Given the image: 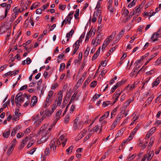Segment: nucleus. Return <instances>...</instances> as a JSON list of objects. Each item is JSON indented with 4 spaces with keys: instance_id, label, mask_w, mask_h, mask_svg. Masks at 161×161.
<instances>
[{
    "instance_id": "obj_37",
    "label": "nucleus",
    "mask_w": 161,
    "mask_h": 161,
    "mask_svg": "<svg viewBox=\"0 0 161 161\" xmlns=\"http://www.w3.org/2000/svg\"><path fill=\"white\" fill-rule=\"evenodd\" d=\"M132 101V100L131 99H129L127 100L124 103L125 106L126 107L128 106L131 102Z\"/></svg>"
},
{
    "instance_id": "obj_61",
    "label": "nucleus",
    "mask_w": 161,
    "mask_h": 161,
    "mask_svg": "<svg viewBox=\"0 0 161 161\" xmlns=\"http://www.w3.org/2000/svg\"><path fill=\"white\" fill-rule=\"evenodd\" d=\"M113 2L112 0H109L108 2V3H109V4L108 6V9H109L110 8H111L112 6V3Z\"/></svg>"
},
{
    "instance_id": "obj_45",
    "label": "nucleus",
    "mask_w": 161,
    "mask_h": 161,
    "mask_svg": "<svg viewBox=\"0 0 161 161\" xmlns=\"http://www.w3.org/2000/svg\"><path fill=\"white\" fill-rule=\"evenodd\" d=\"M97 10L96 13V16H98L99 14H100L101 13V10L100 7H97Z\"/></svg>"
},
{
    "instance_id": "obj_39",
    "label": "nucleus",
    "mask_w": 161,
    "mask_h": 161,
    "mask_svg": "<svg viewBox=\"0 0 161 161\" xmlns=\"http://www.w3.org/2000/svg\"><path fill=\"white\" fill-rule=\"evenodd\" d=\"M22 18L21 16H20L18 19H17L15 22H14V25L16 26L21 21Z\"/></svg>"
},
{
    "instance_id": "obj_30",
    "label": "nucleus",
    "mask_w": 161,
    "mask_h": 161,
    "mask_svg": "<svg viewBox=\"0 0 161 161\" xmlns=\"http://www.w3.org/2000/svg\"><path fill=\"white\" fill-rule=\"evenodd\" d=\"M69 119V115L68 114L66 115L64 119V122L66 124L67 123Z\"/></svg>"
},
{
    "instance_id": "obj_43",
    "label": "nucleus",
    "mask_w": 161,
    "mask_h": 161,
    "mask_svg": "<svg viewBox=\"0 0 161 161\" xmlns=\"http://www.w3.org/2000/svg\"><path fill=\"white\" fill-rule=\"evenodd\" d=\"M13 72H11V71H10L9 72H8L5 74L4 75H3V77H5V76H6L8 75H10V76H11L13 75Z\"/></svg>"
},
{
    "instance_id": "obj_34",
    "label": "nucleus",
    "mask_w": 161,
    "mask_h": 161,
    "mask_svg": "<svg viewBox=\"0 0 161 161\" xmlns=\"http://www.w3.org/2000/svg\"><path fill=\"white\" fill-rule=\"evenodd\" d=\"M97 84V81H93L91 82L90 84V87H94Z\"/></svg>"
},
{
    "instance_id": "obj_31",
    "label": "nucleus",
    "mask_w": 161,
    "mask_h": 161,
    "mask_svg": "<svg viewBox=\"0 0 161 161\" xmlns=\"http://www.w3.org/2000/svg\"><path fill=\"white\" fill-rule=\"evenodd\" d=\"M80 10L79 9H78L76 10L75 11V12L74 14V16L75 19H77L79 15V13Z\"/></svg>"
},
{
    "instance_id": "obj_13",
    "label": "nucleus",
    "mask_w": 161,
    "mask_h": 161,
    "mask_svg": "<svg viewBox=\"0 0 161 161\" xmlns=\"http://www.w3.org/2000/svg\"><path fill=\"white\" fill-rule=\"evenodd\" d=\"M135 11L133 10L130 12V14L128 17L125 19V22H127L129 20L132 18V16L135 14Z\"/></svg>"
},
{
    "instance_id": "obj_24",
    "label": "nucleus",
    "mask_w": 161,
    "mask_h": 161,
    "mask_svg": "<svg viewBox=\"0 0 161 161\" xmlns=\"http://www.w3.org/2000/svg\"><path fill=\"white\" fill-rule=\"evenodd\" d=\"M14 147L15 146H14V145H11L7 151L8 154L9 155L12 153Z\"/></svg>"
},
{
    "instance_id": "obj_19",
    "label": "nucleus",
    "mask_w": 161,
    "mask_h": 161,
    "mask_svg": "<svg viewBox=\"0 0 161 161\" xmlns=\"http://www.w3.org/2000/svg\"><path fill=\"white\" fill-rule=\"evenodd\" d=\"M11 7L10 4H8L6 6V8L5 10L4 18H6L7 16L8 11L9 10Z\"/></svg>"
},
{
    "instance_id": "obj_60",
    "label": "nucleus",
    "mask_w": 161,
    "mask_h": 161,
    "mask_svg": "<svg viewBox=\"0 0 161 161\" xmlns=\"http://www.w3.org/2000/svg\"><path fill=\"white\" fill-rule=\"evenodd\" d=\"M117 86H115V85L114 86L111 88L110 92L111 93H113L115 90V89L117 88Z\"/></svg>"
},
{
    "instance_id": "obj_54",
    "label": "nucleus",
    "mask_w": 161,
    "mask_h": 161,
    "mask_svg": "<svg viewBox=\"0 0 161 161\" xmlns=\"http://www.w3.org/2000/svg\"><path fill=\"white\" fill-rule=\"evenodd\" d=\"M24 135L22 132L18 133L17 135V137L18 138H20Z\"/></svg>"
},
{
    "instance_id": "obj_36",
    "label": "nucleus",
    "mask_w": 161,
    "mask_h": 161,
    "mask_svg": "<svg viewBox=\"0 0 161 161\" xmlns=\"http://www.w3.org/2000/svg\"><path fill=\"white\" fill-rule=\"evenodd\" d=\"M154 69H155V70H156L155 69H152L150 71H149L147 72L146 73V74L147 75H152V74H153L155 72Z\"/></svg>"
},
{
    "instance_id": "obj_40",
    "label": "nucleus",
    "mask_w": 161,
    "mask_h": 161,
    "mask_svg": "<svg viewBox=\"0 0 161 161\" xmlns=\"http://www.w3.org/2000/svg\"><path fill=\"white\" fill-rule=\"evenodd\" d=\"M67 99H66V97H64L63 99V105H62V107L64 108L65 105L67 103Z\"/></svg>"
},
{
    "instance_id": "obj_17",
    "label": "nucleus",
    "mask_w": 161,
    "mask_h": 161,
    "mask_svg": "<svg viewBox=\"0 0 161 161\" xmlns=\"http://www.w3.org/2000/svg\"><path fill=\"white\" fill-rule=\"evenodd\" d=\"M109 114V111H107L102 116L100 117L99 121H102L105 117L106 118L108 117V116Z\"/></svg>"
},
{
    "instance_id": "obj_33",
    "label": "nucleus",
    "mask_w": 161,
    "mask_h": 161,
    "mask_svg": "<svg viewBox=\"0 0 161 161\" xmlns=\"http://www.w3.org/2000/svg\"><path fill=\"white\" fill-rule=\"evenodd\" d=\"M65 64L64 63H62L60 64V67L59 69L60 71H62L65 67Z\"/></svg>"
},
{
    "instance_id": "obj_63",
    "label": "nucleus",
    "mask_w": 161,
    "mask_h": 161,
    "mask_svg": "<svg viewBox=\"0 0 161 161\" xmlns=\"http://www.w3.org/2000/svg\"><path fill=\"white\" fill-rule=\"evenodd\" d=\"M58 86V84L57 83H55L54 85H52L51 87V89L52 90L55 89L56 88V87Z\"/></svg>"
},
{
    "instance_id": "obj_62",
    "label": "nucleus",
    "mask_w": 161,
    "mask_h": 161,
    "mask_svg": "<svg viewBox=\"0 0 161 161\" xmlns=\"http://www.w3.org/2000/svg\"><path fill=\"white\" fill-rule=\"evenodd\" d=\"M149 55V53H146L144 55L142 56L141 58L142 60H143L146 58Z\"/></svg>"
},
{
    "instance_id": "obj_42",
    "label": "nucleus",
    "mask_w": 161,
    "mask_h": 161,
    "mask_svg": "<svg viewBox=\"0 0 161 161\" xmlns=\"http://www.w3.org/2000/svg\"><path fill=\"white\" fill-rule=\"evenodd\" d=\"M50 153V151L49 150V147H47L45 151V156L49 155Z\"/></svg>"
},
{
    "instance_id": "obj_7",
    "label": "nucleus",
    "mask_w": 161,
    "mask_h": 161,
    "mask_svg": "<svg viewBox=\"0 0 161 161\" xmlns=\"http://www.w3.org/2000/svg\"><path fill=\"white\" fill-rule=\"evenodd\" d=\"M112 35H110L109 36L108 38H107L103 42V46L104 47H106L107 46V45L109 44V43L112 41V39H110L109 38H111L112 37Z\"/></svg>"
},
{
    "instance_id": "obj_57",
    "label": "nucleus",
    "mask_w": 161,
    "mask_h": 161,
    "mask_svg": "<svg viewBox=\"0 0 161 161\" xmlns=\"http://www.w3.org/2000/svg\"><path fill=\"white\" fill-rule=\"evenodd\" d=\"M23 94L22 92H20L17 94L16 95L15 99H19L20 97H22Z\"/></svg>"
},
{
    "instance_id": "obj_41",
    "label": "nucleus",
    "mask_w": 161,
    "mask_h": 161,
    "mask_svg": "<svg viewBox=\"0 0 161 161\" xmlns=\"http://www.w3.org/2000/svg\"><path fill=\"white\" fill-rule=\"evenodd\" d=\"M161 63V57L159 58L155 62V65H158Z\"/></svg>"
},
{
    "instance_id": "obj_5",
    "label": "nucleus",
    "mask_w": 161,
    "mask_h": 161,
    "mask_svg": "<svg viewBox=\"0 0 161 161\" xmlns=\"http://www.w3.org/2000/svg\"><path fill=\"white\" fill-rule=\"evenodd\" d=\"M156 129L155 127H153L151 129L147 134L145 139H148L152 135V134L154 133Z\"/></svg>"
},
{
    "instance_id": "obj_28",
    "label": "nucleus",
    "mask_w": 161,
    "mask_h": 161,
    "mask_svg": "<svg viewBox=\"0 0 161 161\" xmlns=\"http://www.w3.org/2000/svg\"><path fill=\"white\" fill-rule=\"evenodd\" d=\"M137 1V0H133L132 2L128 5V7L130 8H131L132 6L135 5Z\"/></svg>"
},
{
    "instance_id": "obj_23",
    "label": "nucleus",
    "mask_w": 161,
    "mask_h": 161,
    "mask_svg": "<svg viewBox=\"0 0 161 161\" xmlns=\"http://www.w3.org/2000/svg\"><path fill=\"white\" fill-rule=\"evenodd\" d=\"M153 94L150 97H148L145 103H148V104H149L153 100L154 97Z\"/></svg>"
},
{
    "instance_id": "obj_46",
    "label": "nucleus",
    "mask_w": 161,
    "mask_h": 161,
    "mask_svg": "<svg viewBox=\"0 0 161 161\" xmlns=\"http://www.w3.org/2000/svg\"><path fill=\"white\" fill-rule=\"evenodd\" d=\"M89 50L90 48L88 47H87L86 48V49L84 53V55L85 56H87L88 55Z\"/></svg>"
},
{
    "instance_id": "obj_4",
    "label": "nucleus",
    "mask_w": 161,
    "mask_h": 161,
    "mask_svg": "<svg viewBox=\"0 0 161 161\" xmlns=\"http://www.w3.org/2000/svg\"><path fill=\"white\" fill-rule=\"evenodd\" d=\"M53 100L52 97H50L49 96H47L46 100V102L43 105V107L46 108L51 103Z\"/></svg>"
},
{
    "instance_id": "obj_18",
    "label": "nucleus",
    "mask_w": 161,
    "mask_h": 161,
    "mask_svg": "<svg viewBox=\"0 0 161 161\" xmlns=\"http://www.w3.org/2000/svg\"><path fill=\"white\" fill-rule=\"evenodd\" d=\"M10 134V130H9L8 131H4L3 134V136L4 138H7L9 137Z\"/></svg>"
},
{
    "instance_id": "obj_10",
    "label": "nucleus",
    "mask_w": 161,
    "mask_h": 161,
    "mask_svg": "<svg viewBox=\"0 0 161 161\" xmlns=\"http://www.w3.org/2000/svg\"><path fill=\"white\" fill-rule=\"evenodd\" d=\"M57 106V105H56V104L55 103V104H53V105L52 106V112H49V109H46V110L45 111V112H49V113H48L47 114V115H49V114L50 115L51 114H52L54 112V110L56 108Z\"/></svg>"
},
{
    "instance_id": "obj_44",
    "label": "nucleus",
    "mask_w": 161,
    "mask_h": 161,
    "mask_svg": "<svg viewBox=\"0 0 161 161\" xmlns=\"http://www.w3.org/2000/svg\"><path fill=\"white\" fill-rule=\"evenodd\" d=\"M17 130V129H14L13 130L11 133V136H14L16 133Z\"/></svg>"
},
{
    "instance_id": "obj_20",
    "label": "nucleus",
    "mask_w": 161,
    "mask_h": 161,
    "mask_svg": "<svg viewBox=\"0 0 161 161\" xmlns=\"http://www.w3.org/2000/svg\"><path fill=\"white\" fill-rule=\"evenodd\" d=\"M74 33V30L72 29L67 34L66 37L67 38H70V37H72Z\"/></svg>"
},
{
    "instance_id": "obj_15",
    "label": "nucleus",
    "mask_w": 161,
    "mask_h": 161,
    "mask_svg": "<svg viewBox=\"0 0 161 161\" xmlns=\"http://www.w3.org/2000/svg\"><path fill=\"white\" fill-rule=\"evenodd\" d=\"M160 83L159 77H158L156 80L152 84V87L156 86Z\"/></svg>"
},
{
    "instance_id": "obj_51",
    "label": "nucleus",
    "mask_w": 161,
    "mask_h": 161,
    "mask_svg": "<svg viewBox=\"0 0 161 161\" xmlns=\"http://www.w3.org/2000/svg\"><path fill=\"white\" fill-rule=\"evenodd\" d=\"M99 55V54H98L97 53H95L92 58V60L93 61L95 60L97 58V57Z\"/></svg>"
},
{
    "instance_id": "obj_26",
    "label": "nucleus",
    "mask_w": 161,
    "mask_h": 161,
    "mask_svg": "<svg viewBox=\"0 0 161 161\" xmlns=\"http://www.w3.org/2000/svg\"><path fill=\"white\" fill-rule=\"evenodd\" d=\"M117 46H116L114 47L111 48L109 52L107 53V56L108 57L110 55L111 53L114 52V51L116 49Z\"/></svg>"
},
{
    "instance_id": "obj_55",
    "label": "nucleus",
    "mask_w": 161,
    "mask_h": 161,
    "mask_svg": "<svg viewBox=\"0 0 161 161\" xmlns=\"http://www.w3.org/2000/svg\"><path fill=\"white\" fill-rule=\"evenodd\" d=\"M22 11L23 10L21 11L20 9L18 8L17 7H15L14 9V11L17 13H19V12L21 13Z\"/></svg>"
},
{
    "instance_id": "obj_14",
    "label": "nucleus",
    "mask_w": 161,
    "mask_h": 161,
    "mask_svg": "<svg viewBox=\"0 0 161 161\" xmlns=\"http://www.w3.org/2000/svg\"><path fill=\"white\" fill-rule=\"evenodd\" d=\"M24 98L21 97H19V99H15V102L16 105H17V104H18V103H22L24 101Z\"/></svg>"
},
{
    "instance_id": "obj_11",
    "label": "nucleus",
    "mask_w": 161,
    "mask_h": 161,
    "mask_svg": "<svg viewBox=\"0 0 161 161\" xmlns=\"http://www.w3.org/2000/svg\"><path fill=\"white\" fill-rule=\"evenodd\" d=\"M49 137V135L48 134L47 135V136H46V137H44V136H42V137L41 138V139L39 141V144L41 143H43L45 142V141H46L47 139H48Z\"/></svg>"
},
{
    "instance_id": "obj_48",
    "label": "nucleus",
    "mask_w": 161,
    "mask_h": 161,
    "mask_svg": "<svg viewBox=\"0 0 161 161\" xmlns=\"http://www.w3.org/2000/svg\"><path fill=\"white\" fill-rule=\"evenodd\" d=\"M124 13L125 16L126 17L129 14V11L128 9L125 8L124 10Z\"/></svg>"
},
{
    "instance_id": "obj_12",
    "label": "nucleus",
    "mask_w": 161,
    "mask_h": 161,
    "mask_svg": "<svg viewBox=\"0 0 161 161\" xmlns=\"http://www.w3.org/2000/svg\"><path fill=\"white\" fill-rule=\"evenodd\" d=\"M28 139V137H26L22 141V142H21V145L19 147L20 149H22L24 147Z\"/></svg>"
},
{
    "instance_id": "obj_21",
    "label": "nucleus",
    "mask_w": 161,
    "mask_h": 161,
    "mask_svg": "<svg viewBox=\"0 0 161 161\" xmlns=\"http://www.w3.org/2000/svg\"><path fill=\"white\" fill-rule=\"evenodd\" d=\"M139 82V81L135 82L132 84L130 86V90L132 91L133 89H135L137 86V85Z\"/></svg>"
},
{
    "instance_id": "obj_2",
    "label": "nucleus",
    "mask_w": 161,
    "mask_h": 161,
    "mask_svg": "<svg viewBox=\"0 0 161 161\" xmlns=\"http://www.w3.org/2000/svg\"><path fill=\"white\" fill-rule=\"evenodd\" d=\"M58 97L55 100V103L56 104L57 106H60L62 100L63 92L61 90L59 91L58 93Z\"/></svg>"
},
{
    "instance_id": "obj_25",
    "label": "nucleus",
    "mask_w": 161,
    "mask_h": 161,
    "mask_svg": "<svg viewBox=\"0 0 161 161\" xmlns=\"http://www.w3.org/2000/svg\"><path fill=\"white\" fill-rule=\"evenodd\" d=\"M133 10L135 11V13H136V14H137V16H138V15L139 14V12L140 10V6H136L135 9V10Z\"/></svg>"
},
{
    "instance_id": "obj_38",
    "label": "nucleus",
    "mask_w": 161,
    "mask_h": 161,
    "mask_svg": "<svg viewBox=\"0 0 161 161\" xmlns=\"http://www.w3.org/2000/svg\"><path fill=\"white\" fill-rule=\"evenodd\" d=\"M110 102L108 101H106V102H103V107H105L108 106L110 104Z\"/></svg>"
},
{
    "instance_id": "obj_58",
    "label": "nucleus",
    "mask_w": 161,
    "mask_h": 161,
    "mask_svg": "<svg viewBox=\"0 0 161 161\" xmlns=\"http://www.w3.org/2000/svg\"><path fill=\"white\" fill-rule=\"evenodd\" d=\"M92 133H89L85 137L84 139V141H86L88 140L91 137V136Z\"/></svg>"
},
{
    "instance_id": "obj_8",
    "label": "nucleus",
    "mask_w": 161,
    "mask_h": 161,
    "mask_svg": "<svg viewBox=\"0 0 161 161\" xmlns=\"http://www.w3.org/2000/svg\"><path fill=\"white\" fill-rule=\"evenodd\" d=\"M154 153L153 150L150 151L149 153L147 154V160L150 161L154 155Z\"/></svg>"
},
{
    "instance_id": "obj_52",
    "label": "nucleus",
    "mask_w": 161,
    "mask_h": 161,
    "mask_svg": "<svg viewBox=\"0 0 161 161\" xmlns=\"http://www.w3.org/2000/svg\"><path fill=\"white\" fill-rule=\"evenodd\" d=\"M75 109V106L74 105H72L71 106V108L70 109V113H72L74 111Z\"/></svg>"
},
{
    "instance_id": "obj_22",
    "label": "nucleus",
    "mask_w": 161,
    "mask_h": 161,
    "mask_svg": "<svg viewBox=\"0 0 161 161\" xmlns=\"http://www.w3.org/2000/svg\"><path fill=\"white\" fill-rule=\"evenodd\" d=\"M140 126L138 125L135 128L134 130L131 132V135H134L136 133L137 130L139 129Z\"/></svg>"
},
{
    "instance_id": "obj_29",
    "label": "nucleus",
    "mask_w": 161,
    "mask_h": 161,
    "mask_svg": "<svg viewBox=\"0 0 161 161\" xmlns=\"http://www.w3.org/2000/svg\"><path fill=\"white\" fill-rule=\"evenodd\" d=\"M124 113L125 111L122 110L121 111V112L117 115V116L115 120H117V121H118V120H120V118L121 117V114Z\"/></svg>"
},
{
    "instance_id": "obj_49",
    "label": "nucleus",
    "mask_w": 161,
    "mask_h": 161,
    "mask_svg": "<svg viewBox=\"0 0 161 161\" xmlns=\"http://www.w3.org/2000/svg\"><path fill=\"white\" fill-rule=\"evenodd\" d=\"M102 26L101 25H100V26H98V29L97 30V33H98V36L100 34V33L102 31Z\"/></svg>"
},
{
    "instance_id": "obj_64",
    "label": "nucleus",
    "mask_w": 161,
    "mask_h": 161,
    "mask_svg": "<svg viewBox=\"0 0 161 161\" xmlns=\"http://www.w3.org/2000/svg\"><path fill=\"white\" fill-rule=\"evenodd\" d=\"M26 60V64L27 65L29 64L31 62V58L29 57L27 58Z\"/></svg>"
},
{
    "instance_id": "obj_56",
    "label": "nucleus",
    "mask_w": 161,
    "mask_h": 161,
    "mask_svg": "<svg viewBox=\"0 0 161 161\" xmlns=\"http://www.w3.org/2000/svg\"><path fill=\"white\" fill-rule=\"evenodd\" d=\"M96 15V12H95L93 16V18L92 20V21L93 23L96 22V21L97 20V18L95 17Z\"/></svg>"
},
{
    "instance_id": "obj_27",
    "label": "nucleus",
    "mask_w": 161,
    "mask_h": 161,
    "mask_svg": "<svg viewBox=\"0 0 161 161\" xmlns=\"http://www.w3.org/2000/svg\"><path fill=\"white\" fill-rule=\"evenodd\" d=\"M139 68V66L137 67L136 66L135 67L131 73V75L132 76H133V75L135 74L136 73L137 71L138 68Z\"/></svg>"
},
{
    "instance_id": "obj_16",
    "label": "nucleus",
    "mask_w": 161,
    "mask_h": 161,
    "mask_svg": "<svg viewBox=\"0 0 161 161\" xmlns=\"http://www.w3.org/2000/svg\"><path fill=\"white\" fill-rule=\"evenodd\" d=\"M92 34V32L91 31V29L89 31V32L87 33V35L86 36V39L85 42H88V40L90 38V37L91 36Z\"/></svg>"
},
{
    "instance_id": "obj_47",
    "label": "nucleus",
    "mask_w": 161,
    "mask_h": 161,
    "mask_svg": "<svg viewBox=\"0 0 161 161\" xmlns=\"http://www.w3.org/2000/svg\"><path fill=\"white\" fill-rule=\"evenodd\" d=\"M32 5L34 8H36V7L40 6V4L39 2H36L35 3H33V4H32Z\"/></svg>"
},
{
    "instance_id": "obj_9",
    "label": "nucleus",
    "mask_w": 161,
    "mask_h": 161,
    "mask_svg": "<svg viewBox=\"0 0 161 161\" xmlns=\"http://www.w3.org/2000/svg\"><path fill=\"white\" fill-rule=\"evenodd\" d=\"M125 30L124 29H123L117 36L116 38L118 40L117 41H118L122 37V36L124 35Z\"/></svg>"
},
{
    "instance_id": "obj_32",
    "label": "nucleus",
    "mask_w": 161,
    "mask_h": 161,
    "mask_svg": "<svg viewBox=\"0 0 161 161\" xmlns=\"http://www.w3.org/2000/svg\"><path fill=\"white\" fill-rule=\"evenodd\" d=\"M73 149V147L72 146H70L69 147L66 149V151L68 153V154L70 153L72 151Z\"/></svg>"
},
{
    "instance_id": "obj_50",
    "label": "nucleus",
    "mask_w": 161,
    "mask_h": 161,
    "mask_svg": "<svg viewBox=\"0 0 161 161\" xmlns=\"http://www.w3.org/2000/svg\"><path fill=\"white\" fill-rule=\"evenodd\" d=\"M101 95L100 94H96L92 98V100H95V99H97Z\"/></svg>"
},
{
    "instance_id": "obj_3",
    "label": "nucleus",
    "mask_w": 161,
    "mask_h": 161,
    "mask_svg": "<svg viewBox=\"0 0 161 161\" xmlns=\"http://www.w3.org/2000/svg\"><path fill=\"white\" fill-rule=\"evenodd\" d=\"M44 127H42L40 129L39 131L36 134V135L37 136H39L42 133V136L46 137L47 135H49V136L51 135V133L48 132L49 130H44Z\"/></svg>"
},
{
    "instance_id": "obj_59",
    "label": "nucleus",
    "mask_w": 161,
    "mask_h": 161,
    "mask_svg": "<svg viewBox=\"0 0 161 161\" xmlns=\"http://www.w3.org/2000/svg\"><path fill=\"white\" fill-rule=\"evenodd\" d=\"M60 117H56V118L54 121L53 123L52 124L53 126H54L56 123L58 121L60 118Z\"/></svg>"
},
{
    "instance_id": "obj_1",
    "label": "nucleus",
    "mask_w": 161,
    "mask_h": 161,
    "mask_svg": "<svg viewBox=\"0 0 161 161\" xmlns=\"http://www.w3.org/2000/svg\"><path fill=\"white\" fill-rule=\"evenodd\" d=\"M60 144V142L58 141L57 138L54 139L51 141L49 146L51 150V153H53L52 154V157L55 155L56 152L57 147H59Z\"/></svg>"
},
{
    "instance_id": "obj_53",
    "label": "nucleus",
    "mask_w": 161,
    "mask_h": 161,
    "mask_svg": "<svg viewBox=\"0 0 161 161\" xmlns=\"http://www.w3.org/2000/svg\"><path fill=\"white\" fill-rule=\"evenodd\" d=\"M62 110L61 109L59 110L56 113V116L58 117H60V115H61Z\"/></svg>"
},
{
    "instance_id": "obj_35",
    "label": "nucleus",
    "mask_w": 161,
    "mask_h": 161,
    "mask_svg": "<svg viewBox=\"0 0 161 161\" xmlns=\"http://www.w3.org/2000/svg\"><path fill=\"white\" fill-rule=\"evenodd\" d=\"M154 142V139L153 137H151L150 139V142L149 143L148 147H151L153 144Z\"/></svg>"
},
{
    "instance_id": "obj_6",
    "label": "nucleus",
    "mask_w": 161,
    "mask_h": 161,
    "mask_svg": "<svg viewBox=\"0 0 161 161\" xmlns=\"http://www.w3.org/2000/svg\"><path fill=\"white\" fill-rule=\"evenodd\" d=\"M37 102V98L35 96H33L32 98L31 106L33 107L35 106Z\"/></svg>"
}]
</instances>
